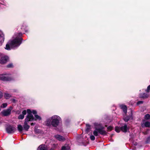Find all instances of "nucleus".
<instances>
[{"instance_id": "a878e982", "label": "nucleus", "mask_w": 150, "mask_h": 150, "mask_svg": "<svg viewBox=\"0 0 150 150\" xmlns=\"http://www.w3.org/2000/svg\"><path fill=\"white\" fill-rule=\"evenodd\" d=\"M35 116L36 119H39V120H41V118L38 115H35Z\"/></svg>"}, {"instance_id": "cd10ccee", "label": "nucleus", "mask_w": 150, "mask_h": 150, "mask_svg": "<svg viewBox=\"0 0 150 150\" xmlns=\"http://www.w3.org/2000/svg\"><path fill=\"white\" fill-rule=\"evenodd\" d=\"M107 129L109 131H111L112 130V127L111 126H110L108 127Z\"/></svg>"}, {"instance_id": "9d476101", "label": "nucleus", "mask_w": 150, "mask_h": 150, "mask_svg": "<svg viewBox=\"0 0 150 150\" xmlns=\"http://www.w3.org/2000/svg\"><path fill=\"white\" fill-rule=\"evenodd\" d=\"M99 133L102 135H105L106 134V131L104 130L103 127L98 128Z\"/></svg>"}, {"instance_id": "423d86ee", "label": "nucleus", "mask_w": 150, "mask_h": 150, "mask_svg": "<svg viewBox=\"0 0 150 150\" xmlns=\"http://www.w3.org/2000/svg\"><path fill=\"white\" fill-rule=\"evenodd\" d=\"M15 127L11 126H8L6 128L7 132L8 133H13L16 130Z\"/></svg>"}, {"instance_id": "7ed1b4c3", "label": "nucleus", "mask_w": 150, "mask_h": 150, "mask_svg": "<svg viewBox=\"0 0 150 150\" xmlns=\"http://www.w3.org/2000/svg\"><path fill=\"white\" fill-rule=\"evenodd\" d=\"M51 119H52L51 123L52 125L54 127H57L59 123L61 120L60 117L57 115H54L52 117Z\"/></svg>"}, {"instance_id": "393cba45", "label": "nucleus", "mask_w": 150, "mask_h": 150, "mask_svg": "<svg viewBox=\"0 0 150 150\" xmlns=\"http://www.w3.org/2000/svg\"><path fill=\"white\" fill-rule=\"evenodd\" d=\"M86 130L87 131H88L90 128V126L88 124H86Z\"/></svg>"}, {"instance_id": "6e6552de", "label": "nucleus", "mask_w": 150, "mask_h": 150, "mask_svg": "<svg viewBox=\"0 0 150 150\" xmlns=\"http://www.w3.org/2000/svg\"><path fill=\"white\" fill-rule=\"evenodd\" d=\"M54 137L56 139L59 141H63L65 140V139L64 137L59 135H55L54 136Z\"/></svg>"}, {"instance_id": "473e14b6", "label": "nucleus", "mask_w": 150, "mask_h": 150, "mask_svg": "<svg viewBox=\"0 0 150 150\" xmlns=\"http://www.w3.org/2000/svg\"><path fill=\"white\" fill-rule=\"evenodd\" d=\"M33 114L35 115L37 113V112L36 110H33L32 112Z\"/></svg>"}, {"instance_id": "a211bd4d", "label": "nucleus", "mask_w": 150, "mask_h": 150, "mask_svg": "<svg viewBox=\"0 0 150 150\" xmlns=\"http://www.w3.org/2000/svg\"><path fill=\"white\" fill-rule=\"evenodd\" d=\"M18 129L19 131L21 132L23 130V127L22 125H18Z\"/></svg>"}, {"instance_id": "5701e85b", "label": "nucleus", "mask_w": 150, "mask_h": 150, "mask_svg": "<svg viewBox=\"0 0 150 150\" xmlns=\"http://www.w3.org/2000/svg\"><path fill=\"white\" fill-rule=\"evenodd\" d=\"M7 104L6 103H3L2 105L1 106V108H5L7 106Z\"/></svg>"}, {"instance_id": "1a4fd4ad", "label": "nucleus", "mask_w": 150, "mask_h": 150, "mask_svg": "<svg viewBox=\"0 0 150 150\" xmlns=\"http://www.w3.org/2000/svg\"><path fill=\"white\" fill-rule=\"evenodd\" d=\"M141 125L142 127H150V122H149L148 121H146L142 123L141 124Z\"/></svg>"}, {"instance_id": "bb28decb", "label": "nucleus", "mask_w": 150, "mask_h": 150, "mask_svg": "<svg viewBox=\"0 0 150 150\" xmlns=\"http://www.w3.org/2000/svg\"><path fill=\"white\" fill-rule=\"evenodd\" d=\"M27 112L28 113V115L27 116H28V115H32L31 114L32 113V112L31 111V110L30 109H28L27 110Z\"/></svg>"}, {"instance_id": "412c9836", "label": "nucleus", "mask_w": 150, "mask_h": 150, "mask_svg": "<svg viewBox=\"0 0 150 150\" xmlns=\"http://www.w3.org/2000/svg\"><path fill=\"white\" fill-rule=\"evenodd\" d=\"M115 131H116V132H120V129H120V128L118 127H115Z\"/></svg>"}, {"instance_id": "dca6fc26", "label": "nucleus", "mask_w": 150, "mask_h": 150, "mask_svg": "<svg viewBox=\"0 0 150 150\" xmlns=\"http://www.w3.org/2000/svg\"><path fill=\"white\" fill-rule=\"evenodd\" d=\"M11 96V95L7 93H5L4 97L6 99H8Z\"/></svg>"}, {"instance_id": "f257e3e1", "label": "nucleus", "mask_w": 150, "mask_h": 150, "mask_svg": "<svg viewBox=\"0 0 150 150\" xmlns=\"http://www.w3.org/2000/svg\"><path fill=\"white\" fill-rule=\"evenodd\" d=\"M21 40L22 38H16L12 40L9 41L6 45L5 49L9 50L11 48L19 46L21 43Z\"/></svg>"}, {"instance_id": "4468645a", "label": "nucleus", "mask_w": 150, "mask_h": 150, "mask_svg": "<svg viewBox=\"0 0 150 150\" xmlns=\"http://www.w3.org/2000/svg\"><path fill=\"white\" fill-rule=\"evenodd\" d=\"M120 129L121 131L124 132H126L127 131V127L126 125L121 127Z\"/></svg>"}, {"instance_id": "2eb2a0df", "label": "nucleus", "mask_w": 150, "mask_h": 150, "mask_svg": "<svg viewBox=\"0 0 150 150\" xmlns=\"http://www.w3.org/2000/svg\"><path fill=\"white\" fill-rule=\"evenodd\" d=\"M69 149V147L68 145L62 146V150H67Z\"/></svg>"}, {"instance_id": "aec40b11", "label": "nucleus", "mask_w": 150, "mask_h": 150, "mask_svg": "<svg viewBox=\"0 0 150 150\" xmlns=\"http://www.w3.org/2000/svg\"><path fill=\"white\" fill-rule=\"evenodd\" d=\"M51 120L49 119L47 121L46 124L47 126H49L51 124Z\"/></svg>"}, {"instance_id": "c85d7f7f", "label": "nucleus", "mask_w": 150, "mask_h": 150, "mask_svg": "<svg viewBox=\"0 0 150 150\" xmlns=\"http://www.w3.org/2000/svg\"><path fill=\"white\" fill-rule=\"evenodd\" d=\"M150 90V85H149L147 88V89L146 90V91L148 92Z\"/></svg>"}, {"instance_id": "c9c22d12", "label": "nucleus", "mask_w": 150, "mask_h": 150, "mask_svg": "<svg viewBox=\"0 0 150 150\" xmlns=\"http://www.w3.org/2000/svg\"><path fill=\"white\" fill-rule=\"evenodd\" d=\"M50 150H54L53 149H51Z\"/></svg>"}, {"instance_id": "72a5a7b5", "label": "nucleus", "mask_w": 150, "mask_h": 150, "mask_svg": "<svg viewBox=\"0 0 150 150\" xmlns=\"http://www.w3.org/2000/svg\"><path fill=\"white\" fill-rule=\"evenodd\" d=\"M3 96V93L2 92L0 91V98H1Z\"/></svg>"}, {"instance_id": "f704fd0d", "label": "nucleus", "mask_w": 150, "mask_h": 150, "mask_svg": "<svg viewBox=\"0 0 150 150\" xmlns=\"http://www.w3.org/2000/svg\"><path fill=\"white\" fill-rule=\"evenodd\" d=\"M35 125V123H32L31 124V125Z\"/></svg>"}, {"instance_id": "20e7f679", "label": "nucleus", "mask_w": 150, "mask_h": 150, "mask_svg": "<svg viewBox=\"0 0 150 150\" xmlns=\"http://www.w3.org/2000/svg\"><path fill=\"white\" fill-rule=\"evenodd\" d=\"M12 109V108L10 107L9 108H8L6 110L2 111L1 113L3 116H8L10 114Z\"/></svg>"}, {"instance_id": "f3484780", "label": "nucleus", "mask_w": 150, "mask_h": 150, "mask_svg": "<svg viewBox=\"0 0 150 150\" xmlns=\"http://www.w3.org/2000/svg\"><path fill=\"white\" fill-rule=\"evenodd\" d=\"M4 40V37L0 35V46L2 45V43L3 42Z\"/></svg>"}, {"instance_id": "b1692460", "label": "nucleus", "mask_w": 150, "mask_h": 150, "mask_svg": "<svg viewBox=\"0 0 150 150\" xmlns=\"http://www.w3.org/2000/svg\"><path fill=\"white\" fill-rule=\"evenodd\" d=\"M130 119L129 117L128 116H127L126 117H125L124 118V120L125 122H127Z\"/></svg>"}, {"instance_id": "0eeeda50", "label": "nucleus", "mask_w": 150, "mask_h": 150, "mask_svg": "<svg viewBox=\"0 0 150 150\" xmlns=\"http://www.w3.org/2000/svg\"><path fill=\"white\" fill-rule=\"evenodd\" d=\"M8 59V57L7 56L1 57L0 59V63L4 64L6 63L7 62Z\"/></svg>"}, {"instance_id": "7c9ffc66", "label": "nucleus", "mask_w": 150, "mask_h": 150, "mask_svg": "<svg viewBox=\"0 0 150 150\" xmlns=\"http://www.w3.org/2000/svg\"><path fill=\"white\" fill-rule=\"evenodd\" d=\"M23 115L24 116L25 115H26V111L25 110H23L22 112Z\"/></svg>"}, {"instance_id": "f03ea898", "label": "nucleus", "mask_w": 150, "mask_h": 150, "mask_svg": "<svg viewBox=\"0 0 150 150\" xmlns=\"http://www.w3.org/2000/svg\"><path fill=\"white\" fill-rule=\"evenodd\" d=\"M34 120V118L33 115H29L27 116L25 119L24 124L23 126L24 129L27 131L30 128L29 125H28V122L32 121Z\"/></svg>"}, {"instance_id": "6ab92c4d", "label": "nucleus", "mask_w": 150, "mask_h": 150, "mask_svg": "<svg viewBox=\"0 0 150 150\" xmlns=\"http://www.w3.org/2000/svg\"><path fill=\"white\" fill-rule=\"evenodd\" d=\"M144 118L146 120H148L150 119V115L149 114H147L145 115Z\"/></svg>"}, {"instance_id": "ddd939ff", "label": "nucleus", "mask_w": 150, "mask_h": 150, "mask_svg": "<svg viewBox=\"0 0 150 150\" xmlns=\"http://www.w3.org/2000/svg\"><path fill=\"white\" fill-rule=\"evenodd\" d=\"M120 107L123 110L124 112L125 113L127 112V108L126 106L124 105H120Z\"/></svg>"}, {"instance_id": "2f4dec72", "label": "nucleus", "mask_w": 150, "mask_h": 150, "mask_svg": "<svg viewBox=\"0 0 150 150\" xmlns=\"http://www.w3.org/2000/svg\"><path fill=\"white\" fill-rule=\"evenodd\" d=\"M8 67H13V64H10L7 66Z\"/></svg>"}, {"instance_id": "c756f323", "label": "nucleus", "mask_w": 150, "mask_h": 150, "mask_svg": "<svg viewBox=\"0 0 150 150\" xmlns=\"http://www.w3.org/2000/svg\"><path fill=\"white\" fill-rule=\"evenodd\" d=\"M143 103V102L142 101H138L137 103V105H139L140 104H142V103Z\"/></svg>"}, {"instance_id": "4be33fe9", "label": "nucleus", "mask_w": 150, "mask_h": 150, "mask_svg": "<svg viewBox=\"0 0 150 150\" xmlns=\"http://www.w3.org/2000/svg\"><path fill=\"white\" fill-rule=\"evenodd\" d=\"M24 117V116L23 115H20L18 117V118L19 119H23Z\"/></svg>"}, {"instance_id": "f8f14e48", "label": "nucleus", "mask_w": 150, "mask_h": 150, "mask_svg": "<svg viewBox=\"0 0 150 150\" xmlns=\"http://www.w3.org/2000/svg\"><path fill=\"white\" fill-rule=\"evenodd\" d=\"M0 79L4 81H7L10 80L9 78L3 75H1L0 76Z\"/></svg>"}, {"instance_id": "39448f33", "label": "nucleus", "mask_w": 150, "mask_h": 150, "mask_svg": "<svg viewBox=\"0 0 150 150\" xmlns=\"http://www.w3.org/2000/svg\"><path fill=\"white\" fill-rule=\"evenodd\" d=\"M99 133V132L98 128H96L93 132V134L94 135V136L92 135H91L90 136V139L92 141L94 140L95 139V138L94 136H98V135Z\"/></svg>"}, {"instance_id": "9b49d317", "label": "nucleus", "mask_w": 150, "mask_h": 150, "mask_svg": "<svg viewBox=\"0 0 150 150\" xmlns=\"http://www.w3.org/2000/svg\"><path fill=\"white\" fill-rule=\"evenodd\" d=\"M47 149L46 146L44 145H40L38 149V150H46Z\"/></svg>"}]
</instances>
